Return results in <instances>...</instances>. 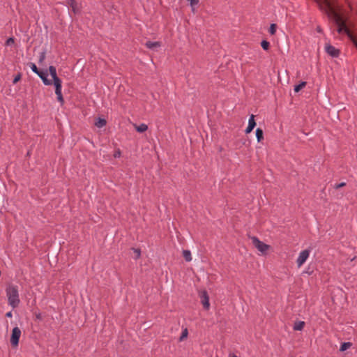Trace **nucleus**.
<instances>
[{
	"label": "nucleus",
	"mask_w": 357,
	"mask_h": 357,
	"mask_svg": "<svg viewBox=\"0 0 357 357\" xmlns=\"http://www.w3.org/2000/svg\"><path fill=\"white\" fill-rule=\"evenodd\" d=\"M6 293L8 298V305L13 309L17 307L20 303L17 286L9 284L6 289Z\"/></svg>",
	"instance_id": "1"
},
{
	"label": "nucleus",
	"mask_w": 357,
	"mask_h": 357,
	"mask_svg": "<svg viewBox=\"0 0 357 357\" xmlns=\"http://www.w3.org/2000/svg\"><path fill=\"white\" fill-rule=\"evenodd\" d=\"M333 17L335 23L337 26V32L339 33H342V32H345L347 33H349V30L345 26L344 22H343L342 17L335 12H333Z\"/></svg>",
	"instance_id": "2"
},
{
	"label": "nucleus",
	"mask_w": 357,
	"mask_h": 357,
	"mask_svg": "<svg viewBox=\"0 0 357 357\" xmlns=\"http://www.w3.org/2000/svg\"><path fill=\"white\" fill-rule=\"evenodd\" d=\"M250 238L253 245L261 252L264 253L268 250L269 245L261 241L257 237L252 236Z\"/></svg>",
	"instance_id": "3"
},
{
	"label": "nucleus",
	"mask_w": 357,
	"mask_h": 357,
	"mask_svg": "<svg viewBox=\"0 0 357 357\" xmlns=\"http://www.w3.org/2000/svg\"><path fill=\"white\" fill-rule=\"evenodd\" d=\"M20 336L21 330L18 327H15L13 329L10 337V343L13 347H16L18 345Z\"/></svg>",
	"instance_id": "4"
},
{
	"label": "nucleus",
	"mask_w": 357,
	"mask_h": 357,
	"mask_svg": "<svg viewBox=\"0 0 357 357\" xmlns=\"http://www.w3.org/2000/svg\"><path fill=\"white\" fill-rule=\"evenodd\" d=\"M310 255V250H304L301 251L297 258L296 264L298 267H301Z\"/></svg>",
	"instance_id": "5"
},
{
	"label": "nucleus",
	"mask_w": 357,
	"mask_h": 357,
	"mask_svg": "<svg viewBox=\"0 0 357 357\" xmlns=\"http://www.w3.org/2000/svg\"><path fill=\"white\" fill-rule=\"evenodd\" d=\"M199 297L201 303L205 310H208L210 307L209 297L206 290L199 292Z\"/></svg>",
	"instance_id": "6"
},
{
	"label": "nucleus",
	"mask_w": 357,
	"mask_h": 357,
	"mask_svg": "<svg viewBox=\"0 0 357 357\" xmlns=\"http://www.w3.org/2000/svg\"><path fill=\"white\" fill-rule=\"evenodd\" d=\"M326 52L332 57H338L340 55V50L329 43L325 45Z\"/></svg>",
	"instance_id": "7"
},
{
	"label": "nucleus",
	"mask_w": 357,
	"mask_h": 357,
	"mask_svg": "<svg viewBox=\"0 0 357 357\" xmlns=\"http://www.w3.org/2000/svg\"><path fill=\"white\" fill-rule=\"evenodd\" d=\"M66 3L75 14L80 12L81 7L75 0H66Z\"/></svg>",
	"instance_id": "8"
},
{
	"label": "nucleus",
	"mask_w": 357,
	"mask_h": 357,
	"mask_svg": "<svg viewBox=\"0 0 357 357\" xmlns=\"http://www.w3.org/2000/svg\"><path fill=\"white\" fill-rule=\"evenodd\" d=\"M38 73L39 74H37V75L43 80V82L45 85L50 86V85L52 84V80L47 79L48 74H47V70H45V71L40 70Z\"/></svg>",
	"instance_id": "9"
},
{
	"label": "nucleus",
	"mask_w": 357,
	"mask_h": 357,
	"mask_svg": "<svg viewBox=\"0 0 357 357\" xmlns=\"http://www.w3.org/2000/svg\"><path fill=\"white\" fill-rule=\"evenodd\" d=\"M52 79H53L54 85L55 86V91H56V92L57 91L59 92L60 90H61V88H62L61 83H62V82H61V79L58 76H56V77H54Z\"/></svg>",
	"instance_id": "10"
},
{
	"label": "nucleus",
	"mask_w": 357,
	"mask_h": 357,
	"mask_svg": "<svg viewBox=\"0 0 357 357\" xmlns=\"http://www.w3.org/2000/svg\"><path fill=\"white\" fill-rule=\"evenodd\" d=\"M145 45L149 49L155 50V48L160 47V42L147 41L145 43Z\"/></svg>",
	"instance_id": "11"
},
{
	"label": "nucleus",
	"mask_w": 357,
	"mask_h": 357,
	"mask_svg": "<svg viewBox=\"0 0 357 357\" xmlns=\"http://www.w3.org/2000/svg\"><path fill=\"white\" fill-rule=\"evenodd\" d=\"M135 130L140 133H142L148 130V126L145 123H141L140 125L134 124Z\"/></svg>",
	"instance_id": "12"
},
{
	"label": "nucleus",
	"mask_w": 357,
	"mask_h": 357,
	"mask_svg": "<svg viewBox=\"0 0 357 357\" xmlns=\"http://www.w3.org/2000/svg\"><path fill=\"white\" fill-rule=\"evenodd\" d=\"M305 326V322L303 321H296L294 324V330L295 331H302Z\"/></svg>",
	"instance_id": "13"
},
{
	"label": "nucleus",
	"mask_w": 357,
	"mask_h": 357,
	"mask_svg": "<svg viewBox=\"0 0 357 357\" xmlns=\"http://www.w3.org/2000/svg\"><path fill=\"white\" fill-rule=\"evenodd\" d=\"M256 137L258 142H260L264 139V132L263 130L258 128L256 130Z\"/></svg>",
	"instance_id": "14"
},
{
	"label": "nucleus",
	"mask_w": 357,
	"mask_h": 357,
	"mask_svg": "<svg viewBox=\"0 0 357 357\" xmlns=\"http://www.w3.org/2000/svg\"><path fill=\"white\" fill-rule=\"evenodd\" d=\"M183 256L185 258V261L188 262L192 260L191 252L188 250H183Z\"/></svg>",
	"instance_id": "15"
},
{
	"label": "nucleus",
	"mask_w": 357,
	"mask_h": 357,
	"mask_svg": "<svg viewBox=\"0 0 357 357\" xmlns=\"http://www.w3.org/2000/svg\"><path fill=\"white\" fill-rule=\"evenodd\" d=\"M107 123V121L105 119L98 118L97 121L95 123V125L98 128H102L105 126Z\"/></svg>",
	"instance_id": "16"
},
{
	"label": "nucleus",
	"mask_w": 357,
	"mask_h": 357,
	"mask_svg": "<svg viewBox=\"0 0 357 357\" xmlns=\"http://www.w3.org/2000/svg\"><path fill=\"white\" fill-rule=\"evenodd\" d=\"M351 347V342H344L341 344L340 346V350L341 351H346L347 349H348L349 348H350Z\"/></svg>",
	"instance_id": "17"
},
{
	"label": "nucleus",
	"mask_w": 357,
	"mask_h": 357,
	"mask_svg": "<svg viewBox=\"0 0 357 357\" xmlns=\"http://www.w3.org/2000/svg\"><path fill=\"white\" fill-rule=\"evenodd\" d=\"M306 82H301L299 84L296 85L294 86V91L298 92L300 90H301L303 87L306 86Z\"/></svg>",
	"instance_id": "18"
},
{
	"label": "nucleus",
	"mask_w": 357,
	"mask_h": 357,
	"mask_svg": "<svg viewBox=\"0 0 357 357\" xmlns=\"http://www.w3.org/2000/svg\"><path fill=\"white\" fill-rule=\"evenodd\" d=\"M49 72L52 78L56 77L57 76L56 69L54 66H50L49 67Z\"/></svg>",
	"instance_id": "19"
},
{
	"label": "nucleus",
	"mask_w": 357,
	"mask_h": 357,
	"mask_svg": "<svg viewBox=\"0 0 357 357\" xmlns=\"http://www.w3.org/2000/svg\"><path fill=\"white\" fill-rule=\"evenodd\" d=\"M55 93L56 95V98H57L58 101H59L61 102V104L63 105V102H64V100H63V98L61 90H60L59 92L58 91L56 92V91H55Z\"/></svg>",
	"instance_id": "20"
},
{
	"label": "nucleus",
	"mask_w": 357,
	"mask_h": 357,
	"mask_svg": "<svg viewBox=\"0 0 357 357\" xmlns=\"http://www.w3.org/2000/svg\"><path fill=\"white\" fill-rule=\"evenodd\" d=\"M248 126L254 128L256 126V122L255 121V116L252 114L248 121Z\"/></svg>",
	"instance_id": "21"
},
{
	"label": "nucleus",
	"mask_w": 357,
	"mask_h": 357,
	"mask_svg": "<svg viewBox=\"0 0 357 357\" xmlns=\"http://www.w3.org/2000/svg\"><path fill=\"white\" fill-rule=\"evenodd\" d=\"M261 46L264 50H268L270 47V43L267 40H262L261 43Z\"/></svg>",
	"instance_id": "22"
},
{
	"label": "nucleus",
	"mask_w": 357,
	"mask_h": 357,
	"mask_svg": "<svg viewBox=\"0 0 357 357\" xmlns=\"http://www.w3.org/2000/svg\"><path fill=\"white\" fill-rule=\"evenodd\" d=\"M188 329L187 328L183 329V331H182L181 335L179 337V341L181 342L185 338H186L187 336H188Z\"/></svg>",
	"instance_id": "23"
},
{
	"label": "nucleus",
	"mask_w": 357,
	"mask_h": 357,
	"mask_svg": "<svg viewBox=\"0 0 357 357\" xmlns=\"http://www.w3.org/2000/svg\"><path fill=\"white\" fill-rule=\"evenodd\" d=\"M29 66H30L31 69L32 70V71H33V73H35L36 75H37V74H39L38 73H39L40 70H38V68H37V66H36V64H35V63H29Z\"/></svg>",
	"instance_id": "24"
},
{
	"label": "nucleus",
	"mask_w": 357,
	"mask_h": 357,
	"mask_svg": "<svg viewBox=\"0 0 357 357\" xmlns=\"http://www.w3.org/2000/svg\"><path fill=\"white\" fill-rule=\"evenodd\" d=\"M277 26L275 24H271L269 28V33L271 35H274L276 32Z\"/></svg>",
	"instance_id": "25"
},
{
	"label": "nucleus",
	"mask_w": 357,
	"mask_h": 357,
	"mask_svg": "<svg viewBox=\"0 0 357 357\" xmlns=\"http://www.w3.org/2000/svg\"><path fill=\"white\" fill-rule=\"evenodd\" d=\"M318 3L319 4L323 3L327 8H331L330 2L328 1V0H319Z\"/></svg>",
	"instance_id": "26"
},
{
	"label": "nucleus",
	"mask_w": 357,
	"mask_h": 357,
	"mask_svg": "<svg viewBox=\"0 0 357 357\" xmlns=\"http://www.w3.org/2000/svg\"><path fill=\"white\" fill-rule=\"evenodd\" d=\"M22 78V74L19 73L17 75H16L13 80V83L15 84L17 82H19Z\"/></svg>",
	"instance_id": "27"
},
{
	"label": "nucleus",
	"mask_w": 357,
	"mask_h": 357,
	"mask_svg": "<svg viewBox=\"0 0 357 357\" xmlns=\"http://www.w3.org/2000/svg\"><path fill=\"white\" fill-rule=\"evenodd\" d=\"M45 52L43 51V52H40V54L38 62L40 63H41L45 60Z\"/></svg>",
	"instance_id": "28"
},
{
	"label": "nucleus",
	"mask_w": 357,
	"mask_h": 357,
	"mask_svg": "<svg viewBox=\"0 0 357 357\" xmlns=\"http://www.w3.org/2000/svg\"><path fill=\"white\" fill-rule=\"evenodd\" d=\"M134 252L136 254L135 259H139L141 256V251L139 249L132 248Z\"/></svg>",
	"instance_id": "29"
},
{
	"label": "nucleus",
	"mask_w": 357,
	"mask_h": 357,
	"mask_svg": "<svg viewBox=\"0 0 357 357\" xmlns=\"http://www.w3.org/2000/svg\"><path fill=\"white\" fill-rule=\"evenodd\" d=\"M15 40H14V38H9L7 39L6 42V44L7 45H11L14 43Z\"/></svg>",
	"instance_id": "30"
},
{
	"label": "nucleus",
	"mask_w": 357,
	"mask_h": 357,
	"mask_svg": "<svg viewBox=\"0 0 357 357\" xmlns=\"http://www.w3.org/2000/svg\"><path fill=\"white\" fill-rule=\"evenodd\" d=\"M345 185H346V183L342 182V183H338V184H335V185H334V188H335V189H339V188H342V187H344V186H345Z\"/></svg>",
	"instance_id": "31"
},
{
	"label": "nucleus",
	"mask_w": 357,
	"mask_h": 357,
	"mask_svg": "<svg viewBox=\"0 0 357 357\" xmlns=\"http://www.w3.org/2000/svg\"><path fill=\"white\" fill-rule=\"evenodd\" d=\"M253 129L254 128H252V127L248 126V127L245 129V132L246 134H248V133L251 132Z\"/></svg>",
	"instance_id": "32"
},
{
	"label": "nucleus",
	"mask_w": 357,
	"mask_h": 357,
	"mask_svg": "<svg viewBox=\"0 0 357 357\" xmlns=\"http://www.w3.org/2000/svg\"><path fill=\"white\" fill-rule=\"evenodd\" d=\"M190 1L191 6L197 5L199 3V0H190Z\"/></svg>",
	"instance_id": "33"
},
{
	"label": "nucleus",
	"mask_w": 357,
	"mask_h": 357,
	"mask_svg": "<svg viewBox=\"0 0 357 357\" xmlns=\"http://www.w3.org/2000/svg\"><path fill=\"white\" fill-rule=\"evenodd\" d=\"M120 155H121V151H116V152L114 153V156L115 158H119V157H120Z\"/></svg>",
	"instance_id": "34"
},
{
	"label": "nucleus",
	"mask_w": 357,
	"mask_h": 357,
	"mask_svg": "<svg viewBox=\"0 0 357 357\" xmlns=\"http://www.w3.org/2000/svg\"><path fill=\"white\" fill-rule=\"evenodd\" d=\"M12 316H13V314H12L11 311H10L6 314V317H12Z\"/></svg>",
	"instance_id": "35"
},
{
	"label": "nucleus",
	"mask_w": 357,
	"mask_h": 357,
	"mask_svg": "<svg viewBox=\"0 0 357 357\" xmlns=\"http://www.w3.org/2000/svg\"><path fill=\"white\" fill-rule=\"evenodd\" d=\"M317 30L318 32H321V29L319 26L317 27Z\"/></svg>",
	"instance_id": "36"
},
{
	"label": "nucleus",
	"mask_w": 357,
	"mask_h": 357,
	"mask_svg": "<svg viewBox=\"0 0 357 357\" xmlns=\"http://www.w3.org/2000/svg\"><path fill=\"white\" fill-rule=\"evenodd\" d=\"M229 357H237L235 354H229Z\"/></svg>",
	"instance_id": "37"
}]
</instances>
